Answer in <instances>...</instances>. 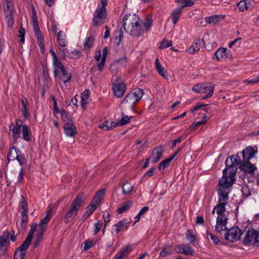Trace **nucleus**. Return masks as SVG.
<instances>
[{
	"mask_svg": "<svg viewBox=\"0 0 259 259\" xmlns=\"http://www.w3.org/2000/svg\"><path fill=\"white\" fill-rule=\"evenodd\" d=\"M224 179L219 180V188L218 189V204L215 205L212 211V214H214L216 211L218 217L225 215L224 213L226 211V205L228 200V195L232 189V185L224 183Z\"/></svg>",
	"mask_w": 259,
	"mask_h": 259,
	"instance_id": "nucleus-1",
	"label": "nucleus"
},
{
	"mask_svg": "<svg viewBox=\"0 0 259 259\" xmlns=\"http://www.w3.org/2000/svg\"><path fill=\"white\" fill-rule=\"evenodd\" d=\"M143 23L135 14L125 15L122 20V25L126 32L134 37H139L144 32Z\"/></svg>",
	"mask_w": 259,
	"mask_h": 259,
	"instance_id": "nucleus-2",
	"label": "nucleus"
},
{
	"mask_svg": "<svg viewBox=\"0 0 259 259\" xmlns=\"http://www.w3.org/2000/svg\"><path fill=\"white\" fill-rule=\"evenodd\" d=\"M226 167L223 170V175L220 180L224 179V183L233 185L235 181V176L237 171V165L240 164L241 159L237 155L230 156L225 161Z\"/></svg>",
	"mask_w": 259,
	"mask_h": 259,
	"instance_id": "nucleus-3",
	"label": "nucleus"
},
{
	"mask_svg": "<svg viewBox=\"0 0 259 259\" xmlns=\"http://www.w3.org/2000/svg\"><path fill=\"white\" fill-rule=\"evenodd\" d=\"M83 194H78L72 201L70 207L65 215V223L71 222L77 214L78 210L83 202Z\"/></svg>",
	"mask_w": 259,
	"mask_h": 259,
	"instance_id": "nucleus-4",
	"label": "nucleus"
},
{
	"mask_svg": "<svg viewBox=\"0 0 259 259\" xmlns=\"http://www.w3.org/2000/svg\"><path fill=\"white\" fill-rule=\"evenodd\" d=\"M107 0H101V5H99L94 13L93 18V24L94 26H99L104 22L107 15L106 6L107 5Z\"/></svg>",
	"mask_w": 259,
	"mask_h": 259,
	"instance_id": "nucleus-5",
	"label": "nucleus"
},
{
	"mask_svg": "<svg viewBox=\"0 0 259 259\" xmlns=\"http://www.w3.org/2000/svg\"><path fill=\"white\" fill-rule=\"evenodd\" d=\"M143 95V91L140 88L132 90L124 98L122 103H128L132 106L139 101Z\"/></svg>",
	"mask_w": 259,
	"mask_h": 259,
	"instance_id": "nucleus-6",
	"label": "nucleus"
},
{
	"mask_svg": "<svg viewBox=\"0 0 259 259\" xmlns=\"http://www.w3.org/2000/svg\"><path fill=\"white\" fill-rule=\"evenodd\" d=\"M3 9L8 26L12 27L14 23V3L4 4Z\"/></svg>",
	"mask_w": 259,
	"mask_h": 259,
	"instance_id": "nucleus-7",
	"label": "nucleus"
},
{
	"mask_svg": "<svg viewBox=\"0 0 259 259\" xmlns=\"http://www.w3.org/2000/svg\"><path fill=\"white\" fill-rule=\"evenodd\" d=\"M243 243L245 245L259 243V232L253 229H249L245 233Z\"/></svg>",
	"mask_w": 259,
	"mask_h": 259,
	"instance_id": "nucleus-8",
	"label": "nucleus"
},
{
	"mask_svg": "<svg viewBox=\"0 0 259 259\" xmlns=\"http://www.w3.org/2000/svg\"><path fill=\"white\" fill-rule=\"evenodd\" d=\"M214 89V85L209 82L197 84L192 88V91L195 93L205 94L209 93V92L213 93Z\"/></svg>",
	"mask_w": 259,
	"mask_h": 259,
	"instance_id": "nucleus-9",
	"label": "nucleus"
},
{
	"mask_svg": "<svg viewBox=\"0 0 259 259\" xmlns=\"http://www.w3.org/2000/svg\"><path fill=\"white\" fill-rule=\"evenodd\" d=\"M241 234L242 231L239 228L233 227L226 233L225 238L230 242H235L240 238Z\"/></svg>",
	"mask_w": 259,
	"mask_h": 259,
	"instance_id": "nucleus-10",
	"label": "nucleus"
},
{
	"mask_svg": "<svg viewBox=\"0 0 259 259\" xmlns=\"http://www.w3.org/2000/svg\"><path fill=\"white\" fill-rule=\"evenodd\" d=\"M112 90L114 95L120 98L124 94L126 91V86L121 79L118 78L113 84Z\"/></svg>",
	"mask_w": 259,
	"mask_h": 259,
	"instance_id": "nucleus-11",
	"label": "nucleus"
},
{
	"mask_svg": "<svg viewBox=\"0 0 259 259\" xmlns=\"http://www.w3.org/2000/svg\"><path fill=\"white\" fill-rule=\"evenodd\" d=\"M37 226V224H33L31 227L30 230L25 239L24 242L19 246L18 248L19 250L21 251H24V252H26V250H27L33 238V235L35 230H36Z\"/></svg>",
	"mask_w": 259,
	"mask_h": 259,
	"instance_id": "nucleus-12",
	"label": "nucleus"
},
{
	"mask_svg": "<svg viewBox=\"0 0 259 259\" xmlns=\"http://www.w3.org/2000/svg\"><path fill=\"white\" fill-rule=\"evenodd\" d=\"M50 52L52 56L54 76L57 77L58 74L61 73L65 67L58 59L55 52L53 50H50Z\"/></svg>",
	"mask_w": 259,
	"mask_h": 259,
	"instance_id": "nucleus-13",
	"label": "nucleus"
},
{
	"mask_svg": "<svg viewBox=\"0 0 259 259\" xmlns=\"http://www.w3.org/2000/svg\"><path fill=\"white\" fill-rule=\"evenodd\" d=\"M239 167L240 170L243 171L245 174L250 175L252 174L256 169L255 165L248 160H242Z\"/></svg>",
	"mask_w": 259,
	"mask_h": 259,
	"instance_id": "nucleus-14",
	"label": "nucleus"
},
{
	"mask_svg": "<svg viewBox=\"0 0 259 259\" xmlns=\"http://www.w3.org/2000/svg\"><path fill=\"white\" fill-rule=\"evenodd\" d=\"M9 234L0 236V256L5 254L9 247Z\"/></svg>",
	"mask_w": 259,
	"mask_h": 259,
	"instance_id": "nucleus-15",
	"label": "nucleus"
},
{
	"mask_svg": "<svg viewBox=\"0 0 259 259\" xmlns=\"http://www.w3.org/2000/svg\"><path fill=\"white\" fill-rule=\"evenodd\" d=\"M9 234L0 236V256L5 254L9 247Z\"/></svg>",
	"mask_w": 259,
	"mask_h": 259,
	"instance_id": "nucleus-16",
	"label": "nucleus"
},
{
	"mask_svg": "<svg viewBox=\"0 0 259 259\" xmlns=\"http://www.w3.org/2000/svg\"><path fill=\"white\" fill-rule=\"evenodd\" d=\"M257 152V147L256 146H248L242 152L243 160L249 161L251 158L255 156Z\"/></svg>",
	"mask_w": 259,
	"mask_h": 259,
	"instance_id": "nucleus-17",
	"label": "nucleus"
},
{
	"mask_svg": "<svg viewBox=\"0 0 259 259\" xmlns=\"http://www.w3.org/2000/svg\"><path fill=\"white\" fill-rule=\"evenodd\" d=\"M174 249L176 252L186 255H193L194 254L193 249L188 245L184 244L177 245L175 247Z\"/></svg>",
	"mask_w": 259,
	"mask_h": 259,
	"instance_id": "nucleus-18",
	"label": "nucleus"
},
{
	"mask_svg": "<svg viewBox=\"0 0 259 259\" xmlns=\"http://www.w3.org/2000/svg\"><path fill=\"white\" fill-rule=\"evenodd\" d=\"M227 220L228 219L225 215H221L220 217H218L215 226V231L220 233L225 231L227 229Z\"/></svg>",
	"mask_w": 259,
	"mask_h": 259,
	"instance_id": "nucleus-19",
	"label": "nucleus"
},
{
	"mask_svg": "<svg viewBox=\"0 0 259 259\" xmlns=\"http://www.w3.org/2000/svg\"><path fill=\"white\" fill-rule=\"evenodd\" d=\"M163 153V149L161 146L155 148L152 152L150 159L153 163L157 162L162 158Z\"/></svg>",
	"mask_w": 259,
	"mask_h": 259,
	"instance_id": "nucleus-20",
	"label": "nucleus"
},
{
	"mask_svg": "<svg viewBox=\"0 0 259 259\" xmlns=\"http://www.w3.org/2000/svg\"><path fill=\"white\" fill-rule=\"evenodd\" d=\"M214 55L218 60L231 58V55L230 51L225 48H221L219 49L215 52Z\"/></svg>",
	"mask_w": 259,
	"mask_h": 259,
	"instance_id": "nucleus-21",
	"label": "nucleus"
},
{
	"mask_svg": "<svg viewBox=\"0 0 259 259\" xmlns=\"http://www.w3.org/2000/svg\"><path fill=\"white\" fill-rule=\"evenodd\" d=\"M52 217V210L51 208H50L47 211V214L45 218L41 221L38 225V230L42 231L45 232V229L51 218Z\"/></svg>",
	"mask_w": 259,
	"mask_h": 259,
	"instance_id": "nucleus-22",
	"label": "nucleus"
},
{
	"mask_svg": "<svg viewBox=\"0 0 259 259\" xmlns=\"http://www.w3.org/2000/svg\"><path fill=\"white\" fill-rule=\"evenodd\" d=\"M64 131L67 137H72L76 133V127L72 122H67L64 125Z\"/></svg>",
	"mask_w": 259,
	"mask_h": 259,
	"instance_id": "nucleus-23",
	"label": "nucleus"
},
{
	"mask_svg": "<svg viewBox=\"0 0 259 259\" xmlns=\"http://www.w3.org/2000/svg\"><path fill=\"white\" fill-rule=\"evenodd\" d=\"M204 44L203 39H196L194 40L192 46L189 48L188 52L191 54L198 52Z\"/></svg>",
	"mask_w": 259,
	"mask_h": 259,
	"instance_id": "nucleus-24",
	"label": "nucleus"
},
{
	"mask_svg": "<svg viewBox=\"0 0 259 259\" xmlns=\"http://www.w3.org/2000/svg\"><path fill=\"white\" fill-rule=\"evenodd\" d=\"M131 251V247L130 246H126L121 249L119 252L114 256L113 259H124L129 254Z\"/></svg>",
	"mask_w": 259,
	"mask_h": 259,
	"instance_id": "nucleus-25",
	"label": "nucleus"
},
{
	"mask_svg": "<svg viewBox=\"0 0 259 259\" xmlns=\"http://www.w3.org/2000/svg\"><path fill=\"white\" fill-rule=\"evenodd\" d=\"M155 66L158 73L163 78H167V71L161 65L160 62L158 58H156L155 62Z\"/></svg>",
	"mask_w": 259,
	"mask_h": 259,
	"instance_id": "nucleus-26",
	"label": "nucleus"
},
{
	"mask_svg": "<svg viewBox=\"0 0 259 259\" xmlns=\"http://www.w3.org/2000/svg\"><path fill=\"white\" fill-rule=\"evenodd\" d=\"M20 153H21V151L19 149H17L15 147L12 146L9 150L7 156L8 160L10 161L11 160L13 161L16 160L18 154Z\"/></svg>",
	"mask_w": 259,
	"mask_h": 259,
	"instance_id": "nucleus-27",
	"label": "nucleus"
},
{
	"mask_svg": "<svg viewBox=\"0 0 259 259\" xmlns=\"http://www.w3.org/2000/svg\"><path fill=\"white\" fill-rule=\"evenodd\" d=\"M108 54V49L106 47L103 48L101 61L98 63L97 67L100 71H102L105 66L106 58Z\"/></svg>",
	"mask_w": 259,
	"mask_h": 259,
	"instance_id": "nucleus-28",
	"label": "nucleus"
},
{
	"mask_svg": "<svg viewBox=\"0 0 259 259\" xmlns=\"http://www.w3.org/2000/svg\"><path fill=\"white\" fill-rule=\"evenodd\" d=\"M117 126L116 123L113 121L105 120L103 122L99 125V127L103 130H110Z\"/></svg>",
	"mask_w": 259,
	"mask_h": 259,
	"instance_id": "nucleus-29",
	"label": "nucleus"
},
{
	"mask_svg": "<svg viewBox=\"0 0 259 259\" xmlns=\"http://www.w3.org/2000/svg\"><path fill=\"white\" fill-rule=\"evenodd\" d=\"M182 10L180 8H177L174 10L171 14L170 18L174 24H176L179 20L182 14Z\"/></svg>",
	"mask_w": 259,
	"mask_h": 259,
	"instance_id": "nucleus-30",
	"label": "nucleus"
},
{
	"mask_svg": "<svg viewBox=\"0 0 259 259\" xmlns=\"http://www.w3.org/2000/svg\"><path fill=\"white\" fill-rule=\"evenodd\" d=\"M10 131L12 133V137L15 141H16L20 137V133L21 128L18 126H15L14 124H12L9 127Z\"/></svg>",
	"mask_w": 259,
	"mask_h": 259,
	"instance_id": "nucleus-31",
	"label": "nucleus"
},
{
	"mask_svg": "<svg viewBox=\"0 0 259 259\" xmlns=\"http://www.w3.org/2000/svg\"><path fill=\"white\" fill-rule=\"evenodd\" d=\"M186 235L187 239L190 243L193 245H195L198 243V240L197 239L196 236L192 230H187Z\"/></svg>",
	"mask_w": 259,
	"mask_h": 259,
	"instance_id": "nucleus-32",
	"label": "nucleus"
},
{
	"mask_svg": "<svg viewBox=\"0 0 259 259\" xmlns=\"http://www.w3.org/2000/svg\"><path fill=\"white\" fill-rule=\"evenodd\" d=\"M32 20L33 24V27L34 32L35 35H39L41 34V32L39 30L38 21L37 19L36 14L34 11H33L32 15Z\"/></svg>",
	"mask_w": 259,
	"mask_h": 259,
	"instance_id": "nucleus-33",
	"label": "nucleus"
},
{
	"mask_svg": "<svg viewBox=\"0 0 259 259\" xmlns=\"http://www.w3.org/2000/svg\"><path fill=\"white\" fill-rule=\"evenodd\" d=\"M97 206L93 203H91L90 205L88 206L86 208L85 211L82 215L83 220L85 221L91 214H92L97 208Z\"/></svg>",
	"mask_w": 259,
	"mask_h": 259,
	"instance_id": "nucleus-34",
	"label": "nucleus"
},
{
	"mask_svg": "<svg viewBox=\"0 0 259 259\" xmlns=\"http://www.w3.org/2000/svg\"><path fill=\"white\" fill-rule=\"evenodd\" d=\"M18 211L21 213H28L27 203L23 196L19 203Z\"/></svg>",
	"mask_w": 259,
	"mask_h": 259,
	"instance_id": "nucleus-35",
	"label": "nucleus"
},
{
	"mask_svg": "<svg viewBox=\"0 0 259 259\" xmlns=\"http://www.w3.org/2000/svg\"><path fill=\"white\" fill-rule=\"evenodd\" d=\"M22 134L23 139L26 141H30L31 138L29 132L30 131V128L26 124L22 125Z\"/></svg>",
	"mask_w": 259,
	"mask_h": 259,
	"instance_id": "nucleus-36",
	"label": "nucleus"
},
{
	"mask_svg": "<svg viewBox=\"0 0 259 259\" xmlns=\"http://www.w3.org/2000/svg\"><path fill=\"white\" fill-rule=\"evenodd\" d=\"M105 191L103 190L99 191L95 196L92 200V203L95 204L96 206L100 203L103 199Z\"/></svg>",
	"mask_w": 259,
	"mask_h": 259,
	"instance_id": "nucleus-37",
	"label": "nucleus"
},
{
	"mask_svg": "<svg viewBox=\"0 0 259 259\" xmlns=\"http://www.w3.org/2000/svg\"><path fill=\"white\" fill-rule=\"evenodd\" d=\"M224 17L221 15H213L210 17L205 18V21L209 24H215L218 22L220 19H223Z\"/></svg>",
	"mask_w": 259,
	"mask_h": 259,
	"instance_id": "nucleus-38",
	"label": "nucleus"
},
{
	"mask_svg": "<svg viewBox=\"0 0 259 259\" xmlns=\"http://www.w3.org/2000/svg\"><path fill=\"white\" fill-rule=\"evenodd\" d=\"M176 2L182 9L185 7H191L194 4L192 0H176Z\"/></svg>",
	"mask_w": 259,
	"mask_h": 259,
	"instance_id": "nucleus-39",
	"label": "nucleus"
},
{
	"mask_svg": "<svg viewBox=\"0 0 259 259\" xmlns=\"http://www.w3.org/2000/svg\"><path fill=\"white\" fill-rule=\"evenodd\" d=\"M126 221L121 220L118 222L115 226L116 227L115 231L116 233H118L119 232L123 230V229L127 230L128 229L127 226L126 225Z\"/></svg>",
	"mask_w": 259,
	"mask_h": 259,
	"instance_id": "nucleus-40",
	"label": "nucleus"
},
{
	"mask_svg": "<svg viewBox=\"0 0 259 259\" xmlns=\"http://www.w3.org/2000/svg\"><path fill=\"white\" fill-rule=\"evenodd\" d=\"M65 38L66 35L65 33L63 31H60L58 33V42L61 47H64L66 46Z\"/></svg>",
	"mask_w": 259,
	"mask_h": 259,
	"instance_id": "nucleus-41",
	"label": "nucleus"
},
{
	"mask_svg": "<svg viewBox=\"0 0 259 259\" xmlns=\"http://www.w3.org/2000/svg\"><path fill=\"white\" fill-rule=\"evenodd\" d=\"M175 158V155H172L169 158H167L166 159H164V160L162 161L159 165V169H164L165 168L168 167L171 161L172 160V159Z\"/></svg>",
	"mask_w": 259,
	"mask_h": 259,
	"instance_id": "nucleus-42",
	"label": "nucleus"
},
{
	"mask_svg": "<svg viewBox=\"0 0 259 259\" xmlns=\"http://www.w3.org/2000/svg\"><path fill=\"white\" fill-rule=\"evenodd\" d=\"M250 6V2L247 0L241 1L237 4V7L240 11L247 10Z\"/></svg>",
	"mask_w": 259,
	"mask_h": 259,
	"instance_id": "nucleus-43",
	"label": "nucleus"
},
{
	"mask_svg": "<svg viewBox=\"0 0 259 259\" xmlns=\"http://www.w3.org/2000/svg\"><path fill=\"white\" fill-rule=\"evenodd\" d=\"M132 202L131 201H127L123 204V205L117 209L118 213L121 214L124 211H127L131 207Z\"/></svg>",
	"mask_w": 259,
	"mask_h": 259,
	"instance_id": "nucleus-44",
	"label": "nucleus"
},
{
	"mask_svg": "<svg viewBox=\"0 0 259 259\" xmlns=\"http://www.w3.org/2000/svg\"><path fill=\"white\" fill-rule=\"evenodd\" d=\"M133 189V186L129 183H125L122 186V193L124 194H130Z\"/></svg>",
	"mask_w": 259,
	"mask_h": 259,
	"instance_id": "nucleus-45",
	"label": "nucleus"
},
{
	"mask_svg": "<svg viewBox=\"0 0 259 259\" xmlns=\"http://www.w3.org/2000/svg\"><path fill=\"white\" fill-rule=\"evenodd\" d=\"M60 113H61V118L64 122L66 123L72 122L69 114L65 110L61 109Z\"/></svg>",
	"mask_w": 259,
	"mask_h": 259,
	"instance_id": "nucleus-46",
	"label": "nucleus"
},
{
	"mask_svg": "<svg viewBox=\"0 0 259 259\" xmlns=\"http://www.w3.org/2000/svg\"><path fill=\"white\" fill-rule=\"evenodd\" d=\"M37 231L38 232L33 242V245L35 247H36L39 245L44 233V232H42V231L37 230Z\"/></svg>",
	"mask_w": 259,
	"mask_h": 259,
	"instance_id": "nucleus-47",
	"label": "nucleus"
},
{
	"mask_svg": "<svg viewBox=\"0 0 259 259\" xmlns=\"http://www.w3.org/2000/svg\"><path fill=\"white\" fill-rule=\"evenodd\" d=\"M28 223V213H21L20 226L22 229H25Z\"/></svg>",
	"mask_w": 259,
	"mask_h": 259,
	"instance_id": "nucleus-48",
	"label": "nucleus"
},
{
	"mask_svg": "<svg viewBox=\"0 0 259 259\" xmlns=\"http://www.w3.org/2000/svg\"><path fill=\"white\" fill-rule=\"evenodd\" d=\"M89 90L84 91L81 94V99L82 102V107L84 108V104L87 103V100L89 97Z\"/></svg>",
	"mask_w": 259,
	"mask_h": 259,
	"instance_id": "nucleus-49",
	"label": "nucleus"
},
{
	"mask_svg": "<svg viewBox=\"0 0 259 259\" xmlns=\"http://www.w3.org/2000/svg\"><path fill=\"white\" fill-rule=\"evenodd\" d=\"M132 116L128 117L126 115H124L122 117V118L116 122L117 126L123 125L127 124L130 120Z\"/></svg>",
	"mask_w": 259,
	"mask_h": 259,
	"instance_id": "nucleus-50",
	"label": "nucleus"
},
{
	"mask_svg": "<svg viewBox=\"0 0 259 259\" xmlns=\"http://www.w3.org/2000/svg\"><path fill=\"white\" fill-rule=\"evenodd\" d=\"M94 38L93 37H88L84 42V49H89L91 48L94 44Z\"/></svg>",
	"mask_w": 259,
	"mask_h": 259,
	"instance_id": "nucleus-51",
	"label": "nucleus"
},
{
	"mask_svg": "<svg viewBox=\"0 0 259 259\" xmlns=\"http://www.w3.org/2000/svg\"><path fill=\"white\" fill-rule=\"evenodd\" d=\"M62 76V80H63L64 83H66L69 81L71 79V74L69 73L67 70L65 69L61 72Z\"/></svg>",
	"mask_w": 259,
	"mask_h": 259,
	"instance_id": "nucleus-52",
	"label": "nucleus"
},
{
	"mask_svg": "<svg viewBox=\"0 0 259 259\" xmlns=\"http://www.w3.org/2000/svg\"><path fill=\"white\" fill-rule=\"evenodd\" d=\"M26 253L24 251H21L17 249L14 254L15 259H24Z\"/></svg>",
	"mask_w": 259,
	"mask_h": 259,
	"instance_id": "nucleus-53",
	"label": "nucleus"
},
{
	"mask_svg": "<svg viewBox=\"0 0 259 259\" xmlns=\"http://www.w3.org/2000/svg\"><path fill=\"white\" fill-rule=\"evenodd\" d=\"M24 173H25L24 169L23 168H21L18 173V175L17 177V184H20L23 182Z\"/></svg>",
	"mask_w": 259,
	"mask_h": 259,
	"instance_id": "nucleus-54",
	"label": "nucleus"
},
{
	"mask_svg": "<svg viewBox=\"0 0 259 259\" xmlns=\"http://www.w3.org/2000/svg\"><path fill=\"white\" fill-rule=\"evenodd\" d=\"M259 82V76H253L244 80L246 84L257 83Z\"/></svg>",
	"mask_w": 259,
	"mask_h": 259,
	"instance_id": "nucleus-55",
	"label": "nucleus"
},
{
	"mask_svg": "<svg viewBox=\"0 0 259 259\" xmlns=\"http://www.w3.org/2000/svg\"><path fill=\"white\" fill-rule=\"evenodd\" d=\"M35 36L37 38V43L40 49V51L42 53H44L45 51V46L42 42V37L41 34H39V35H35Z\"/></svg>",
	"mask_w": 259,
	"mask_h": 259,
	"instance_id": "nucleus-56",
	"label": "nucleus"
},
{
	"mask_svg": "<svg viewBox=\"0 0 259 259\" xmlns=\"http://www.w3.org/2000/svg\"><path fill=\"white\" fill-rule=\"evenodd\" d=\"M94 234L96 235L101 230L102 226L103 223L102 221H98L97 222L95 223L94 224Z\"/></svg>",
	"mask_w": 259,
	"mask_h": 259,
	"instance_id": "nucleus-57",
	"label": "nucleus"
},
{
	"mask_svg": "<svg viewBox=\"0 0 259 259\" xmlns=\"http://www.w3.org/2000/svg\"><path fill=\"white\" fill-rule=\"evenodd\" d=\"M123 38V33L122 32L120 31H118L116 33V35L115 37V42L117 46L119 45L121 42L122 39Z\"/></svg>",
	"mask_w": 259,
	"mask_h": 259,
	"instance_id": "nucleus-58",
	"label": "nucleus"
},
{
	"mask_svg": "<svg viewBox=\"0 0 259 259\" xmlns=\"http://www.w3.org/2000/svg\"><path fill=\"white\" fill-rule=\"evenodd\" d=\"M171 40L164 39L160 44V49H163L167 48L172 45Z\"/></svg>",
	"mask_w": 259,
	"mask_h": 259,
	"instance_id": "nucleus-59",
	"label": "nucleus"
},
{
	"mask_svg": "<svg viewBox=\"0 0 259 259\" xmlns=\"http://www.w3.org/2000/svg\"><path fill=\"white\" fill-rule=\"evenodd\" d=\"M172 253V251L171 249L168 248L166 249V248H163L160 253V256L161 257H165L168 255L171 254Z\"/></svg>",
	"mask_w": 259,
	"mask_h": 259,
	"instance_id": "nucleus-60",
	"label": "nucleus"
},
{
	"mask_svg": "<svg viewBox=\"0 0 259 259\" xmlns=\"http://www.w3.org/2000/svg\"><path fill=\"white\" fill-rule=\"evenodd\" d=\"M16 160H18L20 165H22L25 163L26 160L23 154H21V153H19Z\"/></svg>",
	"mask_w": 259,
	"mask_h": 259,
	"instance_id": "nucleus-61",
	"label": "nucleus"
},
{
	"mask_svg": "<svg viewBox=\"0 0 259 259\" xmlns=\"http://www.w3.org/2000/svg\"><path fill=\"white\" fill-rule=\"evenodd\" d=\"M207 237L208 238H210L213 241L214 244H217L220 241L218 237L208 232H207Z\"/></svg>",
	"mask_w": 259,
	"mask_h": 259,
	"instance_id": "nucleus-62",
	"label": "nucleus"
},
{
	"mask_svg": "<svg viewBox=\"0 0 259 259\" xmlns=\"http://www.w3.org/2000/svg\"><path fill=\"white\" fill-rule=\"evenodd\" d=\"M25 30L22 28V27H21L20 28V29L19 30V37L21 39V42H24L25 40Z\"/></svg>",
	"mask_w": 259,
	"mask_h": 259,
	"instance_id": "nucleus-63",
	"label": "nucleus"
},
{
	"mask_svg": "<svg viewBox=\"0 0 259 259\" xmlns=\"http://www.w3.org/2000/svg\"><path fill=\"white\" fill-rule=\"evenodd\" d=\"M127 62V59L126 57H123L116 61V62L122 67L125 66Z\"/></svg>",
	"mask_w": 259,
	"mask_h": 259,
	"instance_id": "nucleus-64",
	"label": "nucleus"
}]
</instances>
